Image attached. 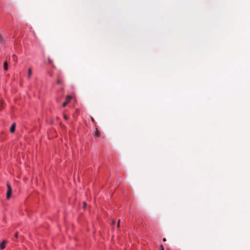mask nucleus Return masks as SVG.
Returning a JSON list of instances; mask_svg holds the SVG:
<instances>
[{
	"instance_id": "1",
	"label": "nucleus",
	"mask_w": 250,
	"mask_h": 250,
	"mask_svg": "<svg viewBox=\"0 0 250 250\" xmlns=\"http://www.w3.org/2000/svg\"><path fill=\"white\" fill-rule=\"evenodd\" d=\"M7 191L6 194V198L7 199H9L12 194V188L11 187L10 185L7 183Z\"/></svg>"
},
{
	"instance_id": "2",
	"label": "nucleus",
	"mask_w": 250,
	"mask_h": 250,
	"mask_svg": "<svg viewBox=\"0 0 250 250\" xmlns=\"http://www.w3.org/2000/svg\"><path fill=\"white\" fill-rule=\"evenodd\" d=\"M71 99V96L69 95L66 96L65 98V101L62 104V106L63 107H65L70 102Z\"/></svg>"
},
{
	"instance_id": "3",
	"label": "nucleus",
	"mask_w": 250,
	"mask_h": 250,
	"mask_svg": "<svg viewBox=\"0 0 250 250\" xmlns=\"http://www.w3.org/2000/svg\"><path fill=\"white\" fill-rule=\"evenodd\" d=\"M6 240H3L0 244V249L3 250L5 247V244L6 243Z\"/></svg>"
},
{
	"instance_id": "4",
	"label": "nucleus",
	"mask_w": 250,
	"mask_h": 250,
	"mask_svg": "<svg viewBox=\"0 0 250 250\" xmlns=\"http://www.w3.org/2000/svg\"><path fill=\"white\" fill-rule=\"evenodd\" d=\"M100 132L98 130L97 128H96L95 131H94V135L96 137H99L100 136Z\"/></svg>"
},
{
	"instance_id": "5",
	"label": "nucleus",
	"mask_w": 250,
	"mask_h": 250,
	"mask_svg": "<svg viewBox=\"0 0 250 250\" xmlns=\"http://www.w3.org/2000/svg\"><path fill=\"white\" fill-rule=\"evenodd\" d=\"M15 126H16V125L15 124H13L12 126H11L10 127V131L11 133H13L15 130Z\"/></svg>"
},
{
	"instance_id": "6",
	"label": "nucleus",
	"mask_w": 250,
	"mask_h": 250,
	"mask_svg": "<svg viewBox=\"0 0 250 250\" xmlns=\"http://www.w3.org/2000/svg\"><path fill=\"white\" fill-rule=\"evenodd\" d=\"M32 74V70L31 68H29L28 70V79H30Z\"/></svg>"
},
{
	"instance_id": "7",
	"label": "nucleus",
	"mask_w": 250,
	"mask_h": 250,
	"mask_svg": "<svg viewBox=\"0 0 250 250\" xmlns=\"http://www.w3.org/2000/svg\"><path fill=\"white\" fill-rule=\"evenodd\" d=\"M3 67L5 70H7L8 69V63L7 62H4Z\"/></svg>"
},
{
	"instance_id": "8",
	"label": "nucleus",
	"mask_w": 250,
	"mask_h": 250,
	"mask_svg": "<svg viewBox=\"0 0 250 250\" xmlns=\"http://www.w3.org/2000/svg\"><path fill=\"white\" fill-rule=\"evenodd\" d=\"M3 103V101L2 100H0V110L2 108Z\"/></svg>"
},
{
	"instance_id": "9",
	"label": "nucleus",
	"mask_w": 250,
	"mask_h": 250,
	"mask_svg": "<svg viewBox=\"0 0 250 250\" xmlns=\"http://www.w3.org/2000/svg\"><path fill=\"white\" fill-rule=\"evenodd\" d=\"M13 58L15 62H17L18 58L15 55H13Z\"/></svg>"
},
{
	"instance_id": "10",
	"label": "nucleus",
	"mask_w": 250,
	"mask_h": 250,
	"mask_svg": "<svg viewBox=\"0 0 250 250\" xmlns=\"http://www.w3.org/2000/svg\"><path fill=\"white\" fill-rule=\"evenodd\" d=\"M57 83L59 84H61V81L59 79H58L57 81Z\"/></svg>"
},
{
	"instance_id": "11",
	"label": "nucleus",
	"mask_w": 250,
	"mask_h": 250,
	"mask_svg": "<svg viewBox=\"0 0 250 250\" xmlns=\"http://www.w3.org/2000/svg\"><path fill=\"white\" fill-rule=\"evenodd\" d=\"M63 117H64V118L65 120H67V119H68V117H67L66 115H63Z\"/></svg>"
},
{
	"instance_id": "12",
	"label": "nucleus",
	"mask_w": 250,
	"mask_h": 250,
	"mask_svg": "<svg viewBox=\"0 0 250 250\" xmlns=\"http://www.w3.org/2000/svg\"><path fill=\"white\" fill-rule=\"evenodd\" d=\"M18 232H16V233H15V237L16 238H17V237H18Z\"/></svg>"
},
{
	"instance_id": "13",
	"label": "nucleus",
	"mask_w": 250,
	"mask_h": 250,
	"mask_svg": "<svg viewBox=\"0 0 250 250\" xmlns=\"http://www.w3.org/2000/svg\"><path fill=\"white\" fill-rule=\"evenodd\" d=\"M161 250H164V248L162 245L160 246Z\"/></svg>"
},
{
	"instance_id": "14",
	"label": "nucleus",
	"mask_w": 250,
	"mask_h": 250,
	"mask_svg": "<svg viewBox=\"0 0 250 250\" xmlns=\"http://www.w3.org/2000/svg\"><path fill=\"white\" fill-rule=\"evenodd\" d=\"M119 225H120V220H118V227H119Z\"/></svg>"
},
{
	"instance_id": "15",
	"label": "nucleus",
	"mask_w": 250,
	"mask_h": 250,
	"mask_svg": "<svg viewBox=\"0 0 250 250\" xmlns=\"http://www.w3.org/2000/svg\"><path fill=\"white\" fill-rule=\"evenodd\" d=\"M91 121H92V122H94L95 121H94V119H93V118L91 117Z\"/></svg>"
},
{
	"instance_id": "16",
	"label": "nucleus",
	"mask_w": 250,
	"mask_h": 250,
	"mask_svg": "<svg viewBox=\"0 0 250 250\" xmlns=\"http://www.w3.org/2000/svg\"><path fill=\"white\" fill-rule=\"evenodd\" d=\"M115 221H114V220H113V221H112V225H114V224H115Z\"/></svg>"
},
{
	"instance_id": "17",
	"label": "nucleus",
	"mask_w": 250,
	"mask_h": 250,
	"mask_svg": "<svg viewBox=\"0 0 250 250\" xmlns=\"http://www.w3.org/2000/svg\"><path fill=\"white\" fill-rule=\"evenodd\" d=\"M86 206V203L85 202H83V207L85 208Z\"/></svg>"
},
{
	"instance_id": "18",
	"label": "nucleus",
	"mask_w": 250,
	"mask_h": 250,
	"mask_svg": "<svg viewBox=\"0 0 250 250\" xmlns=\"http://www.w3.org/2000/svg\"><path fill=\"white\" fill-rule=\"evenodd\" d=\"M163 241H166V239L165 238H164L163 239Z\"/></svg>"
}]
</instances>
